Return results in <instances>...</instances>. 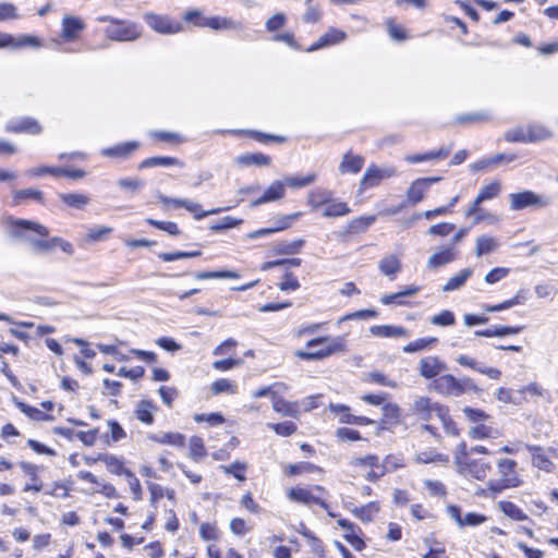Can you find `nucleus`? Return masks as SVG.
Instances as JSON below:
<instances>
[{
	"instance_id": "1",
	"label": "nucleus",
	"mask_w": 558,
	"mask_h": 558,
	"mask_svg": "<svg viewBox=\"0 0 558 558\" xmlns=\"http://www.w3.org/2000/svg\"><path fill=\"white\" fill-rule=\"evenodd\" d=\"M345 347V339L342 336L318 337L306 342V348L313 349L312 351L299 350L295 352V355L305 361H319L333 354L344 352Z\"/></svg>"
},
{
	"instance_id": "2",
	"label": "nucleus",
	"mask_w": 558,
	"mask_h": 558,
	"mask_svg": "<svg viewBox=\"0 0 558 558\" xmlns=\"http://www.w3.org/2000/svg\"><path fill=\"white\" fill-rule=\"evenodd\" d=\"M432 388L436 392L449 397H459L468 391L477 392L480 390L471 378L457 379L450 374L436 378L432 384Z\"/></svg>"
},
{
	"instance_id": "3",
	"label": "nucleus",
	"mask_w": 558,
	"mask_h": 558,
	"mask_svg": "<svg viewBox=\"0 0 558 558\" xmlns=\"http://www.w3.org/2000/svg\"><path fill=\"white\" fill-rule=\"evenodd\" d=\"M85 27V23L82 19L74 15H66L61 22L60 37L52 39L51 43L59 50L76 52V49L62 48V44L76 41Z\"/></svg>"
},
{
	"instance_id": "4",
	"label": "nucleus",
	"mask_w": 558,
	"mask_h": 558,
	"mask_svg": "<svg viewBox=\"0 0 558 558\" xmlns=\"http://www.w3.org/2000/svg\"><path fill=\"white\" fill-rule=\"evenodd\" d=\"M497 465L500 480L489 481V489H492L494 493H500L506 488L517 487L519 485V480L514 470L517 465L515 461L511 459H501L498 461Z\"/></svg>"
},
{
	"instance_id": "5",
	"label": "nucleus",
	"mask_w": 558,
	"mask_h": 558,
	"mask_svg": "<svg viewBox=\"0 0 558 558\" xmlns=\"http://www.w3.org/2000/svg\"><path fill=\"white\" fill-rule=\"evenodd\" d=\"M509 201L510 208L512 210H522L527 207L541 209L547 207L551 203L550 197L536 194L533 191L511 193L509 195Z\"/></svg>"
},
{
	"instance_id": "6",
	"label": "nucleus",
	"mask_w": 558,
	"mask_h": 558,
	"mask_svg": "<svg viewBox=\"0 0 558 558\" xmlns=\"http://www.w3.org/2000/svg\"><path fill=\"white\" fill-rule=\"evenodd\" d=\"M105 35L116 41H132L141 36V31L133 22L118 20L116 24L105 28Z\"/></svg>"
},
{
	"instance_id": "7",
	"label": "nucleus",
	"mask_w": 558,
	"mask_h": 558,
	"mask_svg": "<svg viewBox=\"0 0 558 558\" xmlns=\"http://www.w3.org/2000/svg\"><path fill=\"white\" fill-rule=\"evenodd\" d=\"M10 235L15 239H20L27 242V236H47L49 230L37 222L24 219L13 220L10 223Z\"/></svg>"
},
{
	"instance_id": "8",
	"label": "nucleus",
	"mask_w": 558,
	"mask_h": 558,
	"mask_svg": "<svg viewBox=\"0 0 558 558\" xmlns=\"http://www.w3.org/2000/svg\"><path fill=\"white\" fill-rule=\"evenodd\" d=\"M454 464L460 474L478 481H484L492 471L490 463L484 460L463 461L460 456L454 458Z\"/></svg>"
},
{
	"instance_id": "9",
	"label": "nucleus",
	"mask_w": 558,
	"mask_h": 558,
	"mask_svg": "<svg viewBox=\"0 0 558 558\" xmlns=\"http://www.w3.org/2000/svg\"><path fill=\"white\" fill-rule=\"evenodd\" d=\"M143 19L153 31L162 35H173L182 31V24L167 15L147 12Z\"/></svg>"
},
{
	"instance_id": "10",
	"label": "nucleus",
	"mask_w": 558,
	"mask_h": 558,
	"mask_svg": "<svg viewBox=\"0 0 558 558\" xmlns=\"http://www.w3.org/2000/svg\"><path fill=\"white\" fill-rule=\"evenodd\" d=\"M442 405L433 402L428 397H417L411 405L412 414L422 421H429L434 414L442 415Z\"/></svg>"
},
{
	"instance_id": "11",
	"label": "nucleus",
	"mask_w": 558,
	"mask_h": 558,
	"mask_svg": "<svg viewBox=\"0 0 558 558\" xmlns=\"http://www.w3.org/2000/svg\"><path fill=\"white\" fill-rule=\"evenodd\" d=\"M396 175L397 170L395 167L379 168L373 163L366 169L361 180V187L366 190L377 186L383 180L393 178Z\"/></svg>"
},
{
	"instance_id": "12",
	"label": "nucleus",
	"mask_w": 558,
	"mask_h": 558,
	"mask_svg": "<svg viewBox=\"0 0 558 558\" xmlns=\"http://www.w3.org/2000/svg\"><path fill=\"white\" fill-rule=\"evenodd\" d=\"M446 368V364L434 355L422 357L418 362V374L425 379L435 380Z\"/></svg>"
},
{
	"instance_id": "13",
	"label": "nucleus",
	"mask_w": 558,
	"mask_h": 558,
	"mask_svg": "<svg viewBox=\"0 0 558 558\" xmlns=\"http://www.w3.org/2000/svg\"><path fill=\"white\" fill-rule=\"evenodd\" d=\"M329 410L332 413L339 414V422L342 424H354V425H371L375 421L366 416H357L350 413V408L344 404L330 403Z\"/></svg>"
},
{
	"instance_id": "14",
	"label": "nucleus",
	"mask_w": 558,
	"mask_h": 558,
	"mask_svg": "<svg viewBox=\"0 0 558 558\" xmlns=\"http://www.w3.org/2000/svg\"><path fill=\"white\" fill-rule=\"evenodd\" d=\"M457 258L458 251L453 246L441 247L428 257L427 267L435 270L454 262Z\"/></svg>"
},
{
	"instance_id": "15",
	"label": "nucleus",
	"mask_w": 558,
	"mask_h": 558,
	"mask_svg": "<svg viewBox=\"0 0 558 558\" xmlns=\"http://www.w3.org/2000/svg\"><path fill=\"white\" fill-rule=\"evenodd\" d=\"M286 194V185L283 181H274L263 193V195L252 202V207L276 202L281 199Z\"/></svg>"
},
{
	"instance_id": "16",
	"label": "nucleus",
	"mask_w": 558,
	"mask_h": 558,
	"mask_svg": "<svg viewBox=\"0 0 558 558\" xmlns=\"http://www.w3.org/2000/svg\"><path fill=\"white\" fill-rule=\"evenodd\" d=\"M291 500L302 502L306 506L318 505L324 509H328V505L318 496H315L311 490L305 488H291L288 493Z\"/></svg>"
},
{
	"instance_id": "17",
	"label": "nucleus",
	"mask_w": 558,
	"mask_h": 558,
	"mask_svg": "<svg viewBox=\"0 0 558 558\" xmlns=\"http://www.w3.org/2000/svg\"><path fill=\"white\" fill-rule=\"evenodd\" d=\"M369 332L378 338H409L410 331L402 326L375 325L369 328Z\"/></svg>"
},
{
	"instance_id": "18",
	"label": "nucleus",
	"mask_w": 558,
	"mask_h": 558,
	"mask_svg": "<svg viewBox=\"0 0 558 558\" xmlns=\"http://www.w3.org/2000/svg\"><path fill=\"white\" fill-rule=\"evenodd\" d=\"M157 411V405L150 400H141L136 403L134 409L135 417L146 425L154 423V414Z\"/></svg>"
},
{
	"instance_id": "19",
	"label": "nucleus",
	"mask_w": 558,
	"mask_h": 558,
	"mask_svg": "<svg viewBox=\"0 0 558 558\" xmlns=\"http://www.w3.org/2000/svg\"><path fill=\"white\" fill-rule=\"evenodd\" d=\"M345 38V33L337 29L329 28L324 35H322L317 41H315L307 50L314 51L326 46H331L341 43Z\"/></svg>"
},
{
	"instance_id": "20",
	"label": "nucleus",
	"mask_w": 558,
	"mask_h": 558,
	"mask_svg": "<svg viewBox=\"0 0 558 558\" xmlns=\"http://www.w3.org/2000/svg\"><path fill=\"white\" fill-rule=\"evenodd\" d=\"M364 158L360 155H353L352 151H348L343 155L341 162L339 163V172L344 173H357L364 166Z\"/></svg>"
},
{
	"instance_id": "21",
	"label": "nucleus",
	"mask_w": 558,
	"mask_h": 558,
	"mask_svg": "<svg viewBox=\"0 0 558 558\" xmlns=\"http://www.w3.org/2000/svg\"><path fill=\"white\" fill-rule=\"evenodd\" d=\"M272 409L283 415V416H290L293 418H298L300 416V410L296 402H289L284 399L278 397L277 393H272Z\"/></svg>"
},
{
	"instance_id": "22",
	"label": "nucleus",
	"mask_w": 558,
	"mask_h": 558,
	"mask_svg": "<svg viewBox=\"0 0 558 558\" xmlns=\"http://www.w3.org/2000/svg\"><path fill=\"white\" fill-rule=\"evenodd\" d=\"M5 130L13 133L38 134L41 131L39 123L31 118H23L20 121L7 124Z\"/></svg>"
},
{
	"instance_id": "23",
	"label": "nucleus",
	"mask_w": 558,
	"mask_h": 558,
	"mask_svg": "<svg viewBox=\"0 0 558 558\" xmlns=\"http://www.w3.org/2000/svg\"><path fill=\"white\" fill-rule=\"evenodd\" d=\"M527 450L531 452L532 463L534 466L546 472L554 471L555 464L541 447L527 446Z\"/></svg>"
},
{
	"instance_id": "24",
	"label": "nucleus",
	"mask_w": 558,
	"mask_h": 558,
	"mask_svg": "<svg viewBox=\"0 0 558 558\" xmlns=\"http://www.w3.org/2000/svg\"><path fill=\"white\" fill-rule=\"evenodd\" d=\"M332 195L333 193L327 189H315L308 193L307 204L312 210L316 211L331 201Z\"/></svg>"
},
{
	"instance_id": "25",
	"label": "nucleus",
	"mask_w": 558,
	"mask_h": 558,
	"mask_svg": "<svg viewBox=\"0 0 558 558\" xmlns=\"http://www.w3.org/2000/svg\"><path fill=\"white\" fill-rule=\"evenodd\" d=\"M472 275V268L461 269L459 272H457L447 280V282L442 286V291L451 292L461 289Z\"/></svg>"
},
{
	"instance_id": "26",
	"label": "nucleus",
	"mask_w": 558,
	"mask_h": 558,
	"mask_svg": "<svg viewBox=\"0 0 558 558\" xmlns=\"http://www.w3.org/2000/svg\"><path fill=\"white\" fill-rule=\"evenodd\" d=\"M148 438L155 442L171 445L174 447H183L185 440V437L182 434L175 432L150 434Z\"/></svg>"
},
{
	"instance_id": "27",
	"label": "nucleus",
	"mask_w": 558,
	"mask_h": 558,
	"mask_svg": "<svg viewBox=\"0 0 558 558\" xmlns=\"http://www.w3.org/2000/svg\"><path fill=\"white\" fill-rule=\"evenodd\" d=\"M428 191L425 182L421 179L414 180L407 190V199L410 204L415 205L425 198Z\"/></svg>"
},
{
	"instance_id": "28",
	"label": "nucleus",
	"mask_w": 558,
	"mask_h": 558,
	"mask_svg": "<svg viewBox=\"0 0 558 558\" xmlns=\"http://www.w3.org/2000/svg\"><path fill=\"white\" fill-rule=\"evenodd\" d=\"M137 142L121 143L112 147L104 148L101 155L106 157H126L138 148Z\"/></svg>"
},
{
	"instance_id": "29",
	"label": "nucleus",
	"mask_w": 558,
	"mask_h": 558,
	"mask_svg": "<svg viewBox=\"0 0 558 558\" xmlns=\"http://www.w3.org/2000/svg\"><path fill=\"white\" fill-rule=\"evenodd\" d=\"M378 268L385 276L395 279L396 275L401 270V263L396 255L385 256L379 260Z\"/></svg>"
},
{
	"instance_id": "30",
	"label": "nucleus",
	"mask_w": 558,
	"mask_h": 558,
	"mask_svg": "<svg viewBox=\"0 0 558 558\" xmlns=\"http://www.w3.org/2000/svg\"><path fill=\"white\" fill-rule=\"evenodd\" d=\"M59 198L71 208L84 209L90 202L88 195L83 193H61Z\"/></svg>"
},
{
	"instance_id": "31",
	"label": "nucleus",
	"mask_w": 558,
	"mask_h": 558,
	"mask_svg": "<svg viewBox=\"0 0 558 558\" xmlns=\"http://www.w3.org/2000/svg\"><path fill=\"white\" fill-rule=\"evenodd\" d=\"M171 166L183 167V162L174 157L156 156V157H150V158L144 159L140 163V169L153 168V167H171Z\"/></svg>"
},
{
	"instance_id": "32",
	"label": "nucleus",
	"mask_w": 558,
	"mask_h": 558,
	"mask_svg": "<svg viewBox=\"0 0 558 558\" xmlns=\"http://www.w3.org/2000/svg\"><path fill=\"white\" fill-rule=\"evenodd\" d=\"M351 213V209L343 202H337L333 199V195L331 196V201H329L325 206L322 213V216L325 218L340 217L345 216Z\"/></svg>"
},
{
	"instance_id": "33",
	"label": "nucleus",
	"mask_w": 558,
	"mask_h": 558,
	"mask_svg": "<svg viewBox=\"0 0 558 558\" xmlns=\"http://www.w3.org/2000/svg\"><path fill=\"white\" fill-rule=\"evenodd\" d=\"M498 246L497 239L489 235H481L476 239L475 255L480 257L493 253Z\"/></svg>"
},
{
	"instance_id": "34",
	"label": "nucleus",
	"mask_w": 558,
	"mask_h": 558,
	"mask_svg": "<svg viewBox=\"0 0 558 558\" xmlns=\"http://www.w3.org/2000/svg\"><path fill=\"white\" fill-rule=\"evenodd\" d=\"M57 236L50 240L37 239L35 236H27V243L29 244L34 253H49L56 247Z\"/></svg>"
},
{
	"instance_id": "35",
	"label": "nucleus",
	"mask_w": 558,
	"mask_h": 558,
	"mask_svg": "<svg viewBox=\"0 0 558 558\" xmlns=\"http://www.w3.org/2000/svg\"><path fill=\"white\" fill-rule=\"evenodd\" d=\"M27 199H34L39 203L44 202L43 192L37 189L17 190L13 193V204L20 205Z\"/></svg>"
},
{
	"instance_id": "36",
	"label": "nucleus",
	"mask_w": 558,
	"mask_h": 558,
	"mask_svg": "<svg viewBox=\"0 0 558 558\" xmlns=\"http://www.w3.org/2000/svg\"><path fill=\"white\" fill-rule=\"evenodd\" d=\"M271 159L269 156L257 153L239 156L236 162L241 166H268Z\"/></svg>"
},
{
	"instance_id": "37",
	"label": "nucleus",
	"mask_w": 558,
	"mask_h": 558,
	"mask_svg": "<svg viewBox=\"0 0 558 558\" xmlns=\"http://www.w3.org/2000/svg\"><path fill=\"white\" fill-rule=\"evenodd\" d=\"M183 207L190 211L194 219L201 220L207 216L219 214L222 209L221 208H215L210 210H203L201 204L193 202L191 199L186 198V202L183 203Z\"/></svg>"
},
{
	"instance_id": "38",
	"label": "nucleus",
	"mask_w": 558,
	"mask_h": 558,
	"mask_svg": "<svg viewBox=\"0 0 558 558\" xmlns=\"http://www.w3.org/2000/svg\"><path fill=\"white\" fill-rule=\"evenodd\" d=\"M379 505L377 502H368L365 506L356 507L352 510V513L360 520L364 522H369L373 520L374 515L379 511Z\"/></svg>"
},
{
	"instance_id": "39",
	"label": "nucleus",
	"mask_w": 558,
	"mask_h": 558,
	"mask_svg": "<svg viewBox=\"0 0 558 558\" xmlns=\"http://www.w3.org/2000/svg\"><path fill=\"white\" fill-rule=\"evenodd\" d=\"M499 509L505 515L515 521L527 520V515L515 504L511 501H500Z\"/></svg>"
},
{
	"instance_id": "40",
	"label": "nucleus",
	"mask_w": 558,
	"mask_h": 558,
	"mask_svg": "<svg viewBox=\"0 0 558 558\" xmlns=\"http://www.w3.org/2000/svg\"><path fill=\"white\" fill-rule=\"evenodd\" d=\"M99 461H102L107 468V470L113 474L120 475L124 474L129 470L124 469L123 461L112 454H102L98 458Z\"/></svg>"
},
{
	"instance_id": "41",
	"label": "nucleus",
	"mask_w": 558,
	"mask_h": 558,
	"mask_svg": "<svg viewBox=\"0 0 558 558\" xmlns=\"http://www.w3.org/2000/svg\"><path fill=\"white\" fill-rule=\"evenodd\" d=\"M437 341L438 339L435 337L420 338L409 342L402 350L404 353H415L430 348L433 344L437 343Z\"/></svg>"
},
{
	"instance_id": "42",
	"label": "nucleus",
	"mask_w": 558,
	"mask_h": 558,
	"mask_svg": "<svg viewBox=\"0 0 558 558\" xmlns=\"http://www.w3.org/2000/svg\"><path fill=\"white\" fill-rule=\"evenodd\" d=\"M43 46L41 40L33 35H20L19 37H14L12 35V43L9 47L11 48H23V47H33L40 48Z\"/></svg>"
},
{
	"instance_id": "43",
	"label": "nucleus",
	"mask_w": 558,
	"mask_h": 558,
	"mask_svg": "<svg viewBox=\"0 0 558 558\" xmlns=\"http://www.w3.org/2000/svg\"><path fill=\"white\" fill-rule=\"evenodd\" d=\"M376 220V216H361L352 219L349 225L348 229L349 232L352 233H359L367 230L368 227H371Z\"/></svg>"
},
{
	"instance_id": "44",
	"label": "nucleus",
	"mask_w": 558,
	"mask_h": 558,
	"mask_svg": "<svg viewBox=\"0 0 558 558\" xmlns=\"http://www.w3.org/2000/svg\"><path fill=\"white\" fill-rule=\"evenodd\" d=\"M195 279L197 280H205V279H238L240 278V275L234 270H220V271H199L194 275Z\"/></svg>"
},
{
	"instance_id": "45",
	"label": "nucleus",
	"mask_w": 558,
	"mask_h": 558,
	"mask_svg": "<svg viewBox=\"0 0 558 558\" xmlns=\"http://www.w3.org/2000/svg\"><path fill=\"white\" fill-rule=\"evenodd\" d=\"M211 392L213 395H235L238 392V387L233 381L226 378H221L213 383Z\"/></svg>"
},
{
	"instance_id": "46",
	"label": "nucleus",
	"mask_w": 558,
	"mask_h": 558,
	"mask_svg": "<svg viewBox=\"0 0 558 558\" xmlns=\"http://www.w3.org/2000/svg\"><path fill=\"white\" fill-rule=\"evenodd\" d=\"M112 232V228L106 226H96L87 229L85 240L87 242H98L107 239Z\"/></svg>"
},
{
	"instance_id": "47",
	"label": "nucleus",
	"mask_w": 558,
	"mask_h": 558,
	"mask_svg": "<svg viewBox=\"0 0 558 558\" xmlns=\"http://www.w3.org/2000/svg\"><path fill=\"white\" fill-rule=\"evenodd\" d=\"M498 434L499 433L497 429H494L484 424L476 425L469 430V435L473 439L496 438Z\"/></svg>"
},
{
	"instance_id": "48",
	"label": "nucleus",
	"mask_w": 558,
	"mask_h": 558,
	"mask_svg": "<svg viewBox=\"0 0 558 558\" xmlns=\"http://www.w3.org/2000/svg\"><path fill=\"white\" fill-rule=\"evenodd\" d=\"M190 456L193 460L198 461L206 456L204 441L198 436H193L190 439Z\"/></svg>"
},
{
	"instance_id": "49",
	"label": "nucleus",
	"mask_w": 558,
	"mask_h": 558,
	"mask_svg": "<svg viewBox=\"0 0 558 558\" xmlns=\"http://www.w3.org/2000/svg\"><path fill=\"white\" fill-rule=\"evenodd\" d=\"M500 192V184L499 182L495 181L487 185H484L478 194H477V203H483L485 201L492 199L496 197Z\"/></svg>"
},
{
	"instance_id": "50",
	"label": "nucleus",
	"mask_w": 558,
	"mask_h": 558,
	"mask_svg": "<svg viewBox=\"0 0 558 558\" xmlns=\"http://www.w3.org/2000/svg\"><path fill=\"white\" fill-rule=\"evenodd\" d=\"M316 174L310 173L305 177H287L284 178V185H289L293 189H302L315 182Z\"/></svg>"
},
{
	"instance_id": "51",
	"label": "nucleus",
	"mask_w": 558,
	"mask_h": 558,
	"mask_svg": "<svg viewBox=\"0 0 558 558\" xmlns=\"http://www.w3.org/2000/svg\"><path fill=\"white\" fill-rule=\"evenodd\" d=\"M420 291V288L417 286H409L404 290L393 293V294H385L380 298V302L384 305H390L393 302V299H400L404 296H413L417 294Z\"/></svg>"
},
{
	"instance_id": "52",
	"label": "nucleus",
	"mask_w": 558,
	"mask_h": 558,
	"mask_svg": "<svg viewBox=\"0 0 558 558\" xmlns=\"http://www.w3.org/2000/svg\"><path fill=\"white\" fill-rule=\"evenodd\" d=\"M15 404L21 410V412H23L25 415H27L32 420L46 421L49 418V416L46 413H44L43 411H40L37 408L31 407L21 401H15Z\"/></svg>"
},
{
	"instance_id": "53",
	"label": "nucleus",
	"mask_w": 558,
	"mask_h": 558,
	"mask_svg": "<svg viewBox=\"0 0 558 558\" xmlns=\"http://www.w3.org/2000/svg\"><path fill=\"white\" fill-rule=\"evenodd\" d=\"M266 426L272 429L279 436H290L296 432V425L293 422L267 423Z\"/></svg>"
},
{
	"instance_id": "54",
	"label": "nucleus",
	"mask_w": 558,
	"mask_h": 558,
	"mask_svg": "<svg viewBox=\"0 0 558 558\" xmlns=\"http://www.w3.org/2000/svg\"><path fill=\"white\" fill-rule=\"evenodd\" d=\"M20 19L17 8L10 2L0 3V22L13 21Z\"/></svg>"
},
{
	"instance_id": "55",
	"label": "nucleus",
	"mask_w": 558,
	"mask_h": 558,
	"mask_svg": "<svg viewBox=\"0 0 558 558\" xmlns=\"http://www.w3.org/2000/svg\"><path fill=\"white\" fill-rule=\"evenodd\" d=\"M525 130L527 143L537 142L549 136L548 131L541 125H527Z\"/></svg>"
},
{
	"instance_id": "56",
	"label": "nucleus",
	"mask_w": 558,
	"mask_h": 558,
	"mask_svg": "<svg viewBox=\"0 0 558 558\" xmlns=\"http://www.w3.org/2000/svg\"><path fill=\"white\" fill-rule=\"evenodd\" d=\"M430 323L433 325L442 326V327L452 326L456 324V317L451 311L445 310V311H441L439 314L434 315L430 318Z\"/></svg>"
},
{
	"instance_id": "57",
	"label": "nucleus",
	"mask_w": 558,
	"mask_h": 558,
	"mask_svg": "<svg viewBox=\"0 0 558 558\" xmlns=\"http://www.w3.org/2000/svg\"><path fill=\"white\" fill-rule=\"evenodd\" d=\"M505 140L509 143H527L525 126H517L505 133Z\"/></svg>"
},
{
	"instance_id": "58",
	"label": "nucleus",
	"mask_w": 558,
	"mask_h": 558,
	"mask_svg": "<svg viewBox=\"0 0 558 558\" xmlns=\"http://www.w3.org/2000/svg\"><path fill=\"white\" fill-rule=\"evenodd\" d=\"M357 531L361 530L356 526H354L352 530L345 532L343 534L344 539L355 549V550H363L365 547L364 541L359 536Z\"/></svg>"
},
{
	"instance_id": "59",
	"label": "nucleus",
	"mask_w": 558,
	"mask_h": 558,
	"mask_svg": "<svg viewBox=\"0 0 558 558\" xmlns=\"http://www.w3.org/2000/svg\"><path fill=\"white\" fill-rule=\"evenodd\" d=\"M146 222L157 229L168 232L171 235H178L180 233L178 225L172 221H159L148 218L146 219Z\"/></svg>"
},
{
	"instance_id": "60",
	"label": "nucleus",
	"mask_w": 558,
	"mask_h": 558,
	"mask_svg": "<svg viewBox=\"0 0 558 558\" xmlns=\"http://www.w3.org/2000/svg\"><path fill=\"white\" fill-rule=\"evenodd\" d=\"M242 222L241 219H235L231 216H226L221 218L219 221L213 223L210 226L211 231H222L226 229L234 228Z\"/></svg>"
},
{
	"instance_id": "61",
	"label": "nucleus",
	"mask_w": 558,
	"mask_h": 558,
	"mask_svg": "<svg viewBox=\"0 0 558 558\" xmlns=\"http://www.w3.org/2000/svg\"><path fill=\"white\" fill-rule=\"evenodd\" d=\"M220 469L226 474H232L239 481H244L245 475L242 473L246 469V464L242 462H234L230 465H221Z\"/></svg>"
},
{
	"instance_id": "62",
	"label": "nucleus",
	"mask_w": 558,
	"mask_h": 558,
	"mask_svg": "<svg viewBox=\"0 0 558 558\" xmlns=\"http://www.w3.org/2000/svg\"><path fill=\"white\" fill-rule=\"evenodd\" d=\"M424 487L432 496L441 497L446 495V487L439 481L425 480Z\"/></svg>"
},
{
	"instance_id": "63",
	"label": "nucleus",
	"mask_w": 558,
	"mask_h": 558,
	"mask_svg": "<svg viewBox=\"0 0 558 558\" xmlns=\"http://www.w3.org/2000/svg\"><path fill=\"white\" fill-rule=\"evenodd\" d=\"M383 415L387 423H397L400 417V408L396 403H387L383 407Z\"/></svg>"
},
{
	"instance_id": "64",
	"label": "nucleus",
	"mask_w": 558,
	"mask_h": 558,
	"mask_svg": "<svg viewBox=\"0 0 558 558\" xmlns=\"http://www.w3.org/2000/svg\"><path fill=\"white\" fill-rule=\"evenodd\" d=\"M353 466H371L379 469L378 457L375 454H367L365 457H357L351 460Z\"/></svg>"
}]
</instances>
